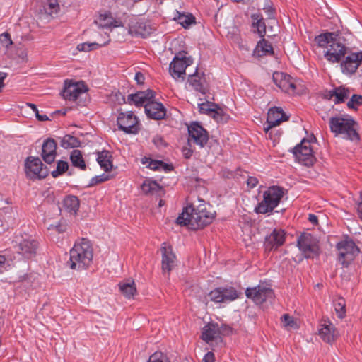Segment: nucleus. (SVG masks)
Here are the masks:
<instances>
[{
  "mask_svg": "<svg viewBox=\"0 0 362 362\" xmlns=\"http://www.w3.org/2000/svg\"><path fill=\"white\" fill-rule=\"evenodd\" d=\"M176 19L178 23L185 28L194 23L195 20L194 17L192 14L185 15L181 13H179Z\"/></svg>",
  "mask_w": 362,
  "mask_h": 362,
  "instance_id": "nucleus-44",
  "label": "nucleus"
},
{
  "mask_svg": "<svg viewBox=\"0 0 362 362\" xmlns=\"http://www.w3.org/2000/svg\"><path fill=\"white\" fill-rule=\"evenodd\" d=\"M144 76L141 72H137L135 74V80L136 81L137 83L139 84H143L144 82Z\"/></svg>",
  "mask_w": 362,
  "mask_h": 362,
  "instance_id": "nucleus-59",
  "label": "nucleus"
},
{
  "mask_svg": "<svg viewBox=\"0 0 362 362\" xmlns=\"http://www.w3.org/2000/svg\"><path fill=\"white\" fill-rule=\"evenodd\" d=\"M12 243L16 251L25 259H32L37 254L39 243L31 236L16 235Z\"/></svg>",
  "mask_w": 362,
  "mask_h": 362,
  "instance_id": "nucleus-6",
  "label": "nucleus"
},
{
  "mask_svg": "<svg viewBox=\"0 0 362 362\" xmlns=\"http://www.w3.org/2000/svg\"><path fill=\"white\" fill-rule=\"evenodd\" d=\"M68 168L69 164L66 161L59 160L56 169L52 171L51 175L53 177H57L65 173Z\"/></svg>",
  "mask_w": 362,
  "mask_h": 362,
  "instance_id": "nucleus-45",
  "label": "nucleus"
},
{
  "mask_svg": "<svg viewBox=\"0 0 362 362\" xmlns=\"http://www.w3.org/2000/svg\"><path fill=\"white\" fill-rule=\"evenodd\" d=\"M37 119L39 120V121H47L49 119V117L46 115H40L39 113V111H37V112L35 113Z\"/></svg>",
  "mask_w": 362,
  "mask_h": 362,
  "instance_id": "nucleus-64",
  "label": "nucleus"
},
{
  "mask_svg": "<svg viewBox=\"0 0 362 362\" xmlns=\"http://www.w3.org/2000/svg\"><path fill=\"white\" fill-rule=\"evenodd\" d=\"M160 251L162 254V272L164 274H167L169 276L170 272L175 266L176 256L173 251L172 247L166 243L162 244Z\"/></svg>",
  "mask_w": 362,
  "mask_h": 362,
  "instance_id": "nucleus-18",
  "label": "nucleus"
},
{
  "mask_svg": "<svg viewBox=\"0 0 362 362\" xmlns=\"http://www.w3.org/2000/svg\"><path fill=\"white\" fill-rule=\"evenodd\" d=\"M88 91L86 85L83 81L65 80L62 95L64 99L75 101L82 93Z\"/></svg>",
  "mask_w": 362,
  "mask_h": 362,
  "instance_id": "nucleus-16",
  "label": "nucleus"
},
{
  "mask_svg": "<svg viewBox=\"0 0 362 362\" xmlns=\"http://www.w3.org/2000/svg\"><path fill=\"white\" fill-rule=\"evenodd\" d=\"M273 54V47L269 42L266 40L265 39L261 40L257 45L253 54L258 57L272 54Z\"/></svg>",
  "mask_w": 362,
  "mask_h": 362,
  "instance_id": "nucleus-33",
  "label": "nucleus"
},
{
  "mask_svg": "<svg viewBox=\"0 0 362 362\" xmlns=\"http://www.w3.org/2000/svg\"><path fill=\"white\" fill-rule=\"evenodd\" d=\"M247 184L250 188H253L258 184V180L255 177H249L247 180Z\"/></svg>",
  "mask_w": 362,
  "mask_h": 362,
  "instance_id": "nucleus-56",
  "label": "nucleus"
},
{
  "mask_svg": "<svg viewBox=\"0 0 362 362\" xmlns=\"http://www.w3.org/2000/svg\"><path fill=\"white\" fill-rule=\"evenodd\" d=\"M193 63V59L186 52L182 51L177 53L173 61L170 62L169 68H187Z\"/></svg>",
  "mask_w": 362,
  "mask_h": 362,
  "instance_id": "nucleus-28",
  "label": "nucleus"
},
{
  "mask_svg": "<svg viewBox=\"0 0 362 362\" xmlns=\"http://www.w3.org/2000/svg\"><path fill=\"white\" fill-rule=\"evenodd\" d=\"M43 8L49 15L56 13L59 10L57 0H43Z\"/></svg>",
  "mask_w": 362,
  "mask_h": 362,
  "instance_id": "nucleus-41",
  "label": "nucleus"
},
{
  "mask_svg": "<svg viewBox=\"0 0 362 362\" xmlns=\"http://www.w3.org/2000/svg\"><path fill=\"white\" fill-rule=\"evenodd\" d=\"M153 143L158 146H160L162 145L163 146H165V143L164 141V140L162 139V137L159 136H156L153 138Z\"/></svg>",
  "mask_w": 362,
  "mask_h": 362,
  "instance_id": "nucleus-57",
  "label": "nucleus"
},
{
  "mask_svg": "<svg viewBox=\"0 0 362 362\" xmlns=\"http://www.w3.org/2000/svg\"><path fill=\"white\" fill-rule=\"evenodd\" d=\"M121 293L127 298H132L136 292L134 281H124L119 284Z\"/></svg>",
  "mask_w": 362,
  "mask_h": 362,
  "instance_id": "nucleus-37",
  "label": "nucleus"
},
{
  "mask_svg": "<svg viewBox=\"0 0 362 362\" xmlns=\"http://www.w3.org/2000/svg\"><path fill=\"white\" fill-rule=\"evenodd\" d=\"M360 199L361 201L358 204L357 211L359 218L362 220V193L361 194Z\"/></svg>",
  "mask_w": 362,
  "mask_h": 362,
  "instance_id": "nucleus-63",
  "label": "nucleus"
},
{
  "mask_svg": "<svg viewBox=\"0 0 362 362\" xmlns=\"http://www.w3.org/2000/svg\"><path fill=\"white\" fill-rule=\"evenodd\" d=\"M219 337L220 330L218 324L209 323L203 327L201 338L207 344H210Z\"/></svg>",
  "mask_w": 362,
  "mask_h": 362,
  "instance_id": "nucleus-27",
  "label": "nucleus"
},
{
  "mask_svg": "<svg viewBox=\"0 0 362 362\" xmlns=\"http://www.w3.org/2000/svg\"><path fill=\"white\" fill-rule=\"evenodd\" d=\"M212 105H213V104L210 103H203L199 105V108H200V110L203 112H211L217 113L216 112L214 111V109H211L209 107L210 106H212Z\"/></svg>",
  "mask_w": 362,
  "mask_h": 362,
  "instance_id": "nucleus-54",
  "label": "nucleus"
},
{
  "mask_svg": "<svg viewBox=\"0 0 362 362\" xmlns=\"http://www.w3.org/2000/svg\"><path fill=\"white\" fill-rule=\"evenodd\" d=\"M109 180H110V176L105 173H103L100 175H98V176L93 177L90 180V185H94L100 184V183H102V182H105Z\"/></svg>",
  "mask_w": 362,
  "mask_h": 362,
  "instance_id": "nucleus-51",
  "label": "nucleus"
},
{
  "mask_svg": "<svg viewBox=\"0 0 362 362\" xmlns=\"http://www.w3.org/2000/svg\"><path fill=\"white\" fill-rule=\"evenodd\" d=\"M25 173L27 178L34 180L47 177L48 170L39 158L30 156L25 160Z\"/></svg>",
  "mask_w": 362,
  "mask_h": 362,
  "instance_id": "nucleus-8",
  "label": "nucleus"
},
{
  "mask_svg": "<svg viewBox=\"0 0 362 362\" xmlns=\"http://www.w3.org/2000/svg\"><path fill=\"white\" fill-rule=\"evenodd\" d=\"M323 323L321 324L319 329V335L321 339L327 342L332 343L335 340L337 337V331L334 325L329 320H322Z\"/></svg>",
  "mask_w": 362,
  "mask_h": 362,
  "instance_id": "nucleus-25",
  "label": "nucleus"
},
{
  "mask_svg": "<svg viewBox=\"0 0 362 362\" xmlns=\"http://www.w3.org/2000/svg\"><path fill=\"white\" fill-rule=\"evenodd\" d=\"M362 64V51L352 52L347 50V53L341 61V68H358Z\"/></svg>",
  "mask_w": 362,
  "mask_h": 362,
  "instance_id": "nucleus-26",
  "label": "nucleus"
},
{
  "mask_svg": "<svg viewBox=\"0 0 362 362\" xmlns=\"http://www.w3.org/2000/svg\"><path fill=\"white\" fill-rule=\"evenodd\" d=\"M119 129L127 134H137L139 131V119L133 112H120L117 119Z\"/></svg>",
  "mask_w": 362,
  "mask_h": 362,
  "instance_id": "nucleus-11",
  "label": "nucleus"
},
{
  "mask_svg": "<svg viewBox=\"0 0 362 362\" xmlns=\"http://www.w3.org/2000/svg\"><path fill=\"white\" fill-rule=\"evenodd\" d=\"M281 320L284 326L286 327L293 328L296 325V323L294 321L293 317L290 316L288 314H284L281 317Z\"/></svg>",
  "mask_w": 362,
  "mask_h": 362,
  "instance_id": "nucleus-49",
  "label": "nucleus"
},
{
  "mask_svg": "<svg viewBox=\"0 0 362 362\" xmlns=\"http://www.w3.org/2000/svg\"><path fill=\"white\" fill-rule=\"evenodd\" d=\"M285 239V231L282 229L274 228L265 238L264 243L265 250L271 251L277 249L284 243Z\"/></svg>",
  "mask_w": 362,
  "mask_h": 362,
  "instance_id": "nucleus-19",
  "label": "nucleus"
},
{
  "mask_svg": "<svg viewBox=\"0 0 362 362\" xmlns=\"http://www.w3.org/2000/svg\"><path fill=\"white\" fill-rule=\"evenodd\" d=\"M288 119V117L284 112L283 110L279 107H274L269 110L267 113V122L268 124L266 131L274 127L279 125L282 122Z\"/></svg>",
  "mask_w": 362,
  "mask_h": 362,
  "instance_id": "nucleus-22",
  "label": "nucleus"
},
{
  "mask_svg": "<svg viewBox=\"0 0 362 362\" xmlns=\"http://www.w3.org/2000/svg\"><path fill=\"white\" fill-rule=\"evenodd\" d=\"M81 145L80 141L75 136L69 134L65 135L61 141V146L64 148H72L78 147Z\"/></svg>",
  "mask_w": 362,
  "mask_h": 362,
  "instance_id": "nucleus-39",
  "label": "nucleus"
},
{
  "mask_svg": "<svg viewBox=\"0 0 362 362\" xmlns=\"http://www.w3.org/2000/svg\"><path fill=\"white\" fill-rule=\"evenodd\" d=\"M315 42L319 47L325 49L324 57L332 63L341 62L349 50L341 42L339 35L334 32H327L316 36Z\"/></svg>",
  "mask_w": 362,
  "mask_h": 362,
  "instance_id": "nucleus-2",
  "label": "nucleus"
},
{
  "mask_svg": "<svg viewBox=\"0 0 362 362\" xmlns=\"http://www.w3.org/2000/svg\"><path fill=\"white\" fill-rule=\"evenodd\" d=\"M361 105H362V95H361L354 94L347 103V107L349 109L356 110Z\"/></svg>",
  "mask_w": 362,
  "mask_h": 362,
  "instance_id": "nucleus-46",
  "label": "nucleus"
},
{
  "mask_svg": "<svg viewBox=\"0 0 362 362\" xmlns=\"http://www.w3.org/2000/svg\"><path fill=\"white\" fill-rule=\"evenodd\" d=\"M6 257L4 255H0V273H3L5 269Z\"/></svg>",
  "mask_w": 362,
  "mask_h": 362,
  "instance_id": "nucleus-60",
  "label": "nucleus"
},
{
  "mask_svg": "<svg viewBox=\"0 0 362 362\" xmlns=\"http://www.w3.org/2000/svg\"><path fill=\"white\" fill-rule=\"evenodd\" d=\"M7 74L5 72L0 71V92H1L3 88L4 87V81L6 78Z\"/></svg>",
  "mask_w": 362,
  "mask_h": 362,
  "instance_id": "nucleus-61",
  "label": "nucleus"
},
{
  "mask_svg": "<svg viewBox=\"0 0 362 362\" xmlns=\"http://www.w3.org/2000/svg\"><path fill=\"white\" fill-rule=\"evenodd\" d=\"M186 69H168L169 74L176 81H183L186 75Z\"/></svg>",
  "mask_w": 362,
  "mask_h": 362,
  "instance_id": "nucleus-48",
  "label": "nucleus"
},
{
  "mask_svg": "<svg viewBox=\"0 0 362 362\" xmlns=\"http://www.w3.org/2000/svg\"><path fill=\"white\" fill-rule=\"evenodd\" d=\"M252 27L260 37H264L266 33V26L262 15L259 13H253L251 16Z\"/></svg>",
  "mask_w": 362,
  "mask_h": 362,
  "instance_id": "nucleus-36",
  "label": "nucleus"
},
{
  "mask_svg": "<svg viewBox=\"0 0 362 362\" xmlns=\"http://www.w3.org/2000/svg\"><path fill=\"white\" fill-rule=\"evenodd\" d=\"M147 362H170L166 355L162 352H155L150 357Z\"/></svg>",
  "mask_w": 362,
  "mask_h": 362,
  "instance_id": "nucleus-47",
  "label": "nucleus"
},
{
  "mask_svg": "<svg viewBox=\"0 0 362 362\" xmlns=\"http://www.w3.org/2000/svg\"><path fill=\"white\" fill-rule=\"evenodd\" d=\"M274 83L283 91L293 94L296 90V80L283 71H274L272 75Z\"/></svg>",
  "mask_w": 362,
  "mask_h": 362,
  "instance_id": "nucleus-17",
  "label": "nucleus"
},
{
  "mask_svg": "<svg viewBox=\"0 0 362 362\" xmlns=\"http://www.w3.org/2000/svg\"><path fill=\"white\" fill-rule=\"evenodd\" d=\"M187 83L193 90L203 95L209 91V76L203 69H195L193 74H189Z\"/></svg>",
  "mask_w": 362,
  "mask_h": 362,
  "instance_id": "nucleus-13",
  "label": "nucleus"
},
{
  "mask_svg": "<svg viewBox=\"0 0 362 362\" xmlns=\"http://www.w3.org/2000/svg\"><path fill=\"white\" fill-rule=\"evenodd\" d=\"M292 152L296 159L305 166H312L315 161L310 141L305 139H303L300 144L294 147Z\"/></svg>",
  "mask_w": 362,
  "mask_h": 362,
  "instance_id": "nucleus-9",
  "label": "nucleus"
},
{
  "mask_svg": "<svg viewBox=\"0 0 362 362\" xmlns=\"http://www.w3.org/2000/svg\"><path fill=\"white\" fill-rule=\"evenodd\" d=\"M70 160L74 167L77 168L81 170H86V162L83 157L82 152L80 150H73L70 154Z\"/></svg>",
  "mask_w": 362,
  "mask_h": 362,
  "instance_id": "nucleus-34",
  "label": "nucleus"
},
{
  "mask_svg": "<svg viewBox=\"0 0 362 362\" xmlns=\"http://www.w3.org/2000/svg\"><path fill=\"white\" fill-rule=\"evenodd\" d=\"M141 190L146 194H159L163 190L157 182L154 180H145L141 185Z\"/></svg>",
  "mask_w": 362,
  "mask_h": 362,
  "instance_id": "nucleus-35",
  "label": "nucleus"
},
{
  "mask_svg": "<svg viewBox=\"0 0 362 362\" xmlns=\"http://www.w3.org/2000/svg\"><path fill=\"white\" fill-rule=\"evenodd\" d=\"M297 245L306 258H313L318 254V245L310 234L301 235L298 239Z\"/></svg>",
  "mask_w": 362,
  "mask_h": 362,
  "instance_id": "nucleus-15",
  "label": "nucleus"
},
{
  "mask_svg": "<svg viewBox=\"0 0 362 362\" xmlns=\"http://www.w3.org/2000/svg\"><path fill=\"white\" fill-rule=\"evenodd\" d=\"M155 97V92L148 89L146 91H139L134 94H129L127 96V103L136 106L145 105L150 100Z\"/></svg>",
  "mask_w": 362,
  "mask_h": 362,
  "instance_id": "nucleus-23",
  "label": "nucleus"
},
{
  "mask_svg": "<svg viewBox=\"0 0 362 362\" xmlns=\"http://www.w3.org/2000/svg\"><path fill=\"white\" fill-rule=\"evenodd\" d=\"M284 196L283 188L279 186L269 187L263 193V199L255 208L257 214L272 212L280 203Z\"/></svg>",
  "mask_w": 362,
  "mask_h": 362,
  "instance_id": "nucleus-5",
  "label": "nucleus"
},
{
  "mask_svg": "<svg viewBox=\"0 0 362 362\" xmlns=\"http://www.w3.org/2000/svg\"><path fill=\"white\" fill-rule=\"evenodd\" d=\"M245 295L257 305H262L274 296V291L271 288L261 284L252 288H247L245 290Z\"/></svg>",
  "mask_w": 362,
  "mask_h": 362,
  "instance_id": "nucleus-12",
  "label": "nucleus"
},
{
  "mask_svg": "<svg viewBox=\"0 0 362 362\" xmlns=\"http://www.w3.org/2000/svg\"><path fill=\"white\" fill-rule=\"evenodd\" d=\"M97 161L100 168L105 172H109L112 168V155L110 151L103 150L98 153Z\"/></svg>",
  "mask_w": 362,
  "mask_h": 362,
  "instance_id": "nucleus-31",
  "label": "nucleus"
},
{
  "mask_svg": "<svg viewBox=\"0 0 362 362\" xmlns=\"http://www.w3.org/2000/svg\"><path fill=\"white\" fill-rule=\"evenodd\" d=\"M13 208L10 206L0 209V227L4 226V222H7L13 218Z\"/></svg>",
  "mask_w": 362,
  "mask_h": 362,
  "instance_id": "nucleus-42",
  "label": "nucleus"
},
{
  "mask_svg": "<svg viewBox=\"0 0 362 362\" xmlns=\"http://www.w3.org/2000/svg\"><path fill=\"white\" fill-rule=\"evenodd\" d=\"M308 221L313 225H317L318 223L317 216L313 214H309Z\"/></svg>",
  "mask_w": 362,
  "mask_h": 362,
  "instance_id": "nucleus-62",
  "label": "nucleus"
},
{
  "mask_svg": "<svg viewBox=\"0 0 362 362\" xmlns=\"http://www.w3.org/2000/svg\"><path fill=\"white\" fill-rule=\"evenodd\" d=\"M154 31V28L146 21H132L129 32L132 36L146 38Z\"/></svg>",
  "mask_w": 362,
  "mask_h": 362,
  "instance_id": "nucleus-21",
  "label": "nucleus"
},
{
  "mask_svg": "<svg viewBox=\"0 0 362 362\" xmlns=\"http://www.w3.org/2000/svg\"><path fill=\"white\" fill-rule=\"evenodd\" d=\"M107 42L98 43V42H83L77 45L76 49L79 52H88L98 49L99 47L105 45Z\"/></svg>",
  "mask_w": 362,
  "mask_h": 362,
  "instance_id": "nucleus-43",
  "label": "nucleus"
},
{
  "mask_svg": "<svg viewBox=\"0 0 362 362\" xmlns=\"http://www.w3.org/2000/svg\"><path fill=\"white\" fill-rule=\"evenodd\" d=\"M69 254L70 258L67 263L71 269H86L92 263L93 250L90 241L86 238L76 241Z\"/></svg>",
  "mask_w": 362,
  "mask_h": 362,
  "instance_id": "nucleus-3",
  "label": "nucleus"
},
{
  "mask_svg": "<svg viewBox=\"0 0 362 362\" xmlns=\"http://www.w3.org/2000/svg\"><path fill=\"white\" fill-rule=\"evenodd\" d=\"M0 42L1 44L8 48L13 44L12 40L11 38V35L7 33H4L0 35Z\"/></svg>",
  "mask_w": 362,
  "mask_h": 362,
  "instance_id": "nucleus-50",
  "label": "nucleus"
},
{
  "mask_svg": "<svg viewBox=\"0 0 362 362\" xmlns=\"http://www.w3.org/2000/svg\"><path fill=\"white\" fill-rule=\"evenodd\" d=\"M334 307L337 317L343 319L346 316V301L343 298H339L334 301Z\"/></svg>",
  "mask_w": 362,
  "mask_h": 362,
  "instance_id": "nucleus-40",
  "label": "nucleus"
},
{
  "mask_svg": "<svg viewBox=\"0 0 362 362\" xmlns=\"http://www.w3.org/2000/svg\"><path fill=\"white\" fill-rule=\"evenodd\" d=\"M334 88L328 91H326L324 93V98L328 100H333L335 98V95L334 93Z\"/></svg>",
  "mask_w": 362,
  "mask_h": 362,
  "instance_id": "nucleus-58",
  "label": "nucleus"
},
{
  "mask_svg": "<svg viewBox=\"0 0 362 362\" xmlns=\"http://www.w3.org/2000/svg\"><path fill=\"white\" fill-rule=\"evenodd\" d=\"M329 125L335 136H340L344 139L354 142L359 141L358 124L351 117H332L329 119Z\"/></svg>",
  "mask_w": 362,
  "mask_h": 362,
  "instance_id": "nucleus-4",
  "label": "nucleus"
},
{
  "mask_svg": "<svg viewBox=\"0 0 362 362\" xmlns=\"http://www.w3.org/2000/svg\"><path fill=\"white\" fill-rule=\"evenodd\" d=\"M215 360V356L213 352L209 351L204 356L202 362H214Z\"/></svg>",
  "mask_w": 362,
  "mask_h": 362,
  "instance_id": "nucleus-55",
  "label": "nucleus"
},
{
  "mask_svg": "<svg viewBox=\"0 0 362 362\" xmlns=\"http://www.w3.org/2000/svg\"><path fill=\"white\" fill-rule=\"evenodd\" d=\"M63 206L66 211L75 215L79 209L80 201L76 196L68 195L63 200Z\"/></svg>",
  "mask_w": 362,
  "mask_h": 362,
  "instance_id": "nucleus-32",
  "label": "nucleus"
},
{
  "mask_svg": "<svg viewBox=\"0 0 362 362\" xmlns=\"http://www.w3.org/2000/svg\"><path fill=\"white\" fill-rule=\"evenodd\" d=\"M188 146L192 144L199 148H204L209 141L208 132L198 122H193L188 126Z\"/></svg>",
  "mask_w": 362,
  "mask_h": 362,
  "instance_id": "nucleus-10",
  "label": "nucleus"
},
{
  "mask_svg": "<svg viewBox=\"0 0 362 362\" xmlns=\"http://www.w3.org/2000/svg\"><path fill=\"white\" fill-rule=\"evenodd\" d=\"M16 54L18 55V58L21 61H24L27 58V51L26 49L24 48L23 46H20L16 48Z\"/></svg>",
  "mask_w": 362,
  "mask_h": 362,
  "instance_id": "nucleus-52",
  "label": "nucleus"
},
{
  "mask_svg": "<svg viewBox=\"0 0 362 362\" xmlns=\"http://www.w3.org/2000/svg\"><path fill=\"white\" fill-rule=\"evenodd\" d=\"M335 98L334 99V102L337 103H341L345 101L350 95V90L344 86H339L334 88Z\"/></svg>",
  "mask_w": 362,
  "mask_h": 362,
  "instance_id": "nucleus-38",
  "label": "nucleus"
},
{
  "mask_svg": "<svg viewBox=\"0 0 362 362\" xmlns=\"http://www.w3.org/2000/svg\"><path fill=\"white\" fill-rule=\"evenodd\" d=\"M193 149L192 148V146H184L182 148V153L185 158L189 159L192 156Z\"/></svg>",
  "mask_w": 362,
  "mask_h": 362,
  "instance_id": "nucleus-53",
  "label": "nucleus"
},
{
  "mask_svg": "<svg viewBox=\"0 0 362 362\" xmlns=\"http://www.w3.org/2000/svg\"><path fill=\"white\" fill-rule=\"evenodd\" d=\"M238 293L233 287H218L210 291L209 297L214 303H230L238 298Z\"/></svg>",
  "mask_w": 362,
  "mask_h": 362,
  "instance_id": "nucleus-14",
  "label": "nucleus"
},
{
  "mask_svg": "<svg viewBox=\"0 0 362 362\" xmlns=\"http://www.w3.org/2000/svg\"><path fill=\"white\" fill-rule=\"evenodd\" d=\"M41 156L43 160L48 164L54 161L57 156V144L53 139H47L43 142Z\"/></svg>",
  "mask_w": 362,
  "mask_h": 362,
  "instance_id": "nucleus-24",
  "label": "nucleus"
},
{
  "mask_svg": "<svg viewBox=\"0 0 362 362\" xmlns=\"http://www.w3.org/2000/svg\"><path fill=\"white\" fill-rule=\"evenodd\" d=\"M145 112L148 117L160 120L165 118L166 115V109L161 103L150 100L145 105Z\"/></svg>",
  "mask_w": 362,
  "mask_h": 362,
  "instance_id": "nucleus-20",
  "label": "nucleus"
},
{
  "mask_svg": "<svg viewBox=\"0 0 362 362\" xmlns=\"http://www.w3.org/2000/svg\"><path fill=\"white\" fill-rule=\"evenodd\" d=\"M336 247L338 251L337 260L343 267H348L360 252L359 248L349 238L339 242Z\"/></svg>",
  "mask_w": 362,
  "mask_h": 362,
  "instance_id": "nucleus-7",
  "label": "nucleus"
},
{
  "mask_svg": "<svg viewBox=\"0 0 362 362\" xmlns=\"http://www.w3.org/2000/svg\"><path fill=\"white\" fill-rule=\"evenodd\" d=\"M141 163L146 165L147 168L158 171H170L173 170V167L163 161L153 160L151 158L144 157L141 159Z\"/></svg>",
  "mask_w": 362,
  "mask_h": 362,
  "instance_id": "nucleus-29",
  "label": "nucleus"
},
{
  "mask_svg": "<svg viewBox=\"0 0 362 362\" xmlns=\"http://www.w3.org/2000/svg\"><path fill=\"white\" fill-rule=\"evenodd\" d=\"M215 214L207 211L206 204L202 199H198V204L192 203L187 206L176 219L181 226H187L192 230H198L211 223Z\"/></svg>",
  "mask_w": 362,
  "mask_h": 362,
  "instance_id": "nucleus-1",
  "label": "nucleus"
},
{
  "mask_svg": "<svg viewBox=\"0 0 362 362\" xmlns=\"http://www.w3.org/2000/svg\"><path fill=\"white\" fill-rule=\"evenodd\" d=\"M98 23L100 27L104 28H112L122 25V23L114 18L109 11L100 13Z\"/></svg>",
  "mask_w": 362,
  "mask_h": 362,
  "instance_id": "nucleus-30",
  "label": "nucleus"
}]
</instances>
